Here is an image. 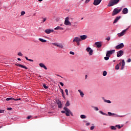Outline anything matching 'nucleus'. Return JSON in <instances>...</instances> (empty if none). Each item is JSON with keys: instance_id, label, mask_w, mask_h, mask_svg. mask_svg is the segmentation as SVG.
<instances>
[{"instance_id": "obj_29", "label": "nucleus", "mask_w": 131, "mask_h": 131, "mask_svg": "<svg viewBox=\"0 0 131 131\" xmlns=\"http://www.w3.org/2000/svg\"><path fill=\"white\" fill-rule=\"evenodd\" d=\"M115 69L116 70H118V69H119V64H117L115 67Z\"/></svg>"}, {"instance_id": "obj_27", "label": "nucleus", "mask_w": 131, "mask_h": 131, "mask_svg": "<svg viewBox=\"0 0 131 131\" xmlns=\"http://www.w3.org/2000/svg\"><path fill=\"white\" fill-rule=\"evenodd\" d=\"M81 118H82V119H84L85 118H86V116H85V115H81L80 116Z\"/></svg>"}, {"instance_id": "obj_6", "label": "nucleus", "mask_w": 131, "mask_h": 131, "mask_svg": "<svg viewBox=\"0 0 131 131\" xmlns=\"http://www.w3.org/2000/svg\"><path fill=\"white\" fill-rule=\"evenodd\" d=\"M117 64L119 65V66H121V70H123V69H124V66H125V62L124 61V60L123 59L121 62H120Z\"/></svg>"}, {"instance_id": "obj_35", "label": "nucleus", "mask_w": 131, "mask_h": 131, "mask_svg": "<svg viewBox=\"0 0 131 131\" xmlns=\"http://www.w3.org/2000/svg\"><path fill=\"white\" fill-rule=\"evenodd\" d=\"M43 87L44 88V89H48V86L46 85V84H43Z\"/></svg>"}, {"instance_id": "obj_14", "label": "nucleus", "mask_w": 131, "mask_h": 131, "mask_svg": "<svg viewBox=\"0 0 131 131\" xmlns=\"http://www.w3.org/2000/svg\"><path fill=\"white\" fill-rule=\"evenodd\" d=\"M78 41H81V39L78 37H75L73 40V42H78Z\"/></svg>"}, {"instance_id": "obj_28", "label": "nucleus", "mask_w": 131, "mask_h": 131, "mask_svg": "<svg viewBox=\"0 0 131 131\" xmlns=\"http://www.w3.org/2000/svg\"><path fill=\"white\" fill-rule=\"evenodd\" d=\"M73 27H75L76 28H77V23H74L73 25Z\"/></svg>"}, {"instance_id": "obj_31", "label": "nucleus", "mask_w": 131, "mask_h": 131, "mask_svg": "<svg viewBox=\"0 0 131 131\" xmlns=\"http://www.w3.org/2000/svg\"><path fill=\"white\" fill-rule=\"evenodd\" d=\"M104 102H105V103H108V104H111V101L110 100H104Z\"/></svg>"}, {"instance_id": "obj_39", "label": "nucleus", "mask_w": 131, "mask_h": 131, "mask_svg": "<svg viewBox=\"0 0 131 131\" xmlns=\"http://www.w3.org/2000/svg\"><path fill=\"white\" fill-rule=\"evenodd\" d=\"M5 112V110H0V113H4Z\"/></svg>"}, {"instance_id": "obj_47", "label": "nucleus", "mask_w": 131, "mask_h": 131, "mask_svg": "<svg viewBox=\"0 0 131 131\" xmlns=\"http://www.w3.org/2000/svg\"><path fill=\"white\" fill-rule=\"evenodd\" d=\"M70 54H71V55H74V52L71 51Z\"/></svg>"}, {"instance_id": "obj_5", "label": "nucleus", "mask_w": 131, "mask_h": 131, "mask_svg": "<svg viewBox=\"0 0 131 131\" xmlns=\"http://www.w3.org/2000/svg\"><path fill=\"white\" fill-rule=\"evenodd\" d=\"M129 27H130V26H129L126 29L123 30L121 33H118V36H119V37H121V36H123V35H124V34H125V33H126V31H127V30H128V29H129Z\"/></svg>"}, {"instance_id": "obj_13", "label": "nucleus", "mask_w": 131, "mask_h": 131, "mask_svg": "<svg viewBox=\"0 0 131 131\" xmlns=\"http://www.w3.org/2000/svg\"><path fill=\"white\" fill-rule=\"evenodd\" d=\"M101 2H102V0H94L93 4L94 6H98V5L101 4Z\"/></svg>"}, {"instance_id": "obj_8", "label": "nucleus", "mask_w": 131, "mask_h": 131, "mask_svg": "<svg viewBox=\"0 0 131 131\" xmlns=\"http://www.w3.org/2000/svg\"><path fill=\"white\" fill-rule=\"evenodd\" d=\"M123 48H124V45L123 43H121L119 45L116 46L115 49L117 50H120V49H123Z\"/></svg>"}, {"instance_id": "obj_48", "label": "nucleus", "mask_w": 131, "mask_h": 131, "mask_svg": "<svg viewBox=\"0 0 131 131\" xmlns=\"http://www.w3.org/2000/svg\"><path fill=\"white\" fill-rule=\"evenodd\" d=\"M30 118H31V116H28L27 117V119H29Z\"/></svg>"}, {"instance_id": "obj_22", "label": "nucleus", "mask_w": 131, "mask_h": 131, "mask_svg": "<svg viewBox=\"0 0 131 131\" xmlns=\"http://www.w3.org/2000/svg\"><path fill=\"white\" fill-rule=\"evenodd\" d=\"M63 28L59 26H57L56 28H54L55 30H63Z\"/></svg>"}, {"instance_id": "obj_15", "label": "nucleus", "mask_w": 131, "mask_h": 131, "mask_svg": "<svg viewBox=\"0 0 131 131\" xmlns=\"http://www.w3.org/2000/svg\"><path fill=\"white\" fill-rule=\"evenodd\" d=\"M56 104L58 105V108H62V103L59 100H56Z\"/></svg>"}, {"instance_id": "obj_12", "label": "nucleus", "mask_w": 131, "mask_h": 131, "mask_svg": "<svg viewBox=\"0 0 131 131\" xmlns=\"http://www.w3.org/2000/svg\"><path fill=\"white\" fill-rule=\"evenodd\" d=\"M18 100H21V99H15L13 97H10V98H7L6 99V101H18Z\"/></svg>"}, {"instance_id": "obj_38", "label": "nucleus", "mask_w": 131, "mask_h": 131, "mask_svg": "<svg viewBox=\"0 0 131 131\" xmlns=\"http://www.w3.org/2000/svg\"><path fill=\"white\" fill-rule=\"evenodd\" d=\"M91 2V0H86L85 2V4H88Z\"/></svg>"}, {"instance_id": "obj_4", "label": "nucleus", "mask_w": 131, "mask_h": 131, "mask_svg": "<svg viewBox=\"0 0 131 131\" xmlns=\"http://www.w3.org/2000/svg\"><path fill=\"white\" fill-rule=\"evenodd\" d=\"M63 110L66 111V116H70V114L72 115V116H73V114H72V112H71V111H70L68 108L66 107H63Z\"/></svg>"}, {"instance_id": "obj_60", "label": "nucleus", "mask_w": 131, "mask_h": 131, "mask_svg": "<svg viewBox=\"0 0 131 131\" xmlns=\"http://www.w3.org/2000/svg\"><path fill=\"white\" fill-rule=\"evenodd\" d=\"M38 2H42V0H38Z\"/></svg>"}, {"instance_id": "obj_33", "label": "nucleus", "mask_w": 131, "mask_h": 131, "mask_svg": "<svg viewBox=\"0 0 131 131\" xmlns=\"http://www.w3.org/2000/svg\"><path fill=\"white\" fill-rule=\"evenodd\" d=\"M116 127H117L118 128H119V129H120V128H121V126H120V125H116Z\"/></svg>"}, {"instance_id": "obj_34", "label": "nucleus", "mask_w": 131, "mask_h": 131, "mask_svg": "<svg viewBox=\"0 0 131 131\" xmlns=\"http://www.w3.org/2000/svg\"><path fill=\"white\" fill-rule=\"evenodd\" d=\"M64 92H65V93H66V95H67V96H68V90H67V89H66L65 90H64Z\"/></svg>"}, {"instance_id": "obj_25", "label": "nucleus", "mask_w": 131, "mask_h": 131, "mask_svg": "<svg viewBox=\"0 0 131 131\" xmlns=\"http://www.w3.org/2000/svg\"><path fill=\"white\" fill-rule=\"evenodd\" d=\"M39 40L40 41H41V42H47V40H45L43 39H42V38H39Z\"/></svg>"}, {"instance_id": "obj_32", "label": "nucleus", "mask_w": 131, "mask_h": 131, "mask_svg": "<svg viewBox=\"0 0 131 131\" xmlns=\"http://www.w3.org/2000/svg\"><path fill=\"white\" fill-rule=\"evenodd\" d=\"M70 103H69V101H67V102L66 104V107H68V106H70Z\"/></svg>"}, {"instance_id": "obj_16", "label": "nucleus", "mask_w": 131, "mask_h": 131, "mask_svg": "<svg viewBox=\"0 0 131 131\" xmlns=\"http://www.w3.org/2000/svg\"><path fill=\"white\" fill-rule=\"evenodd\" d=\"M16 66H18V67H21V68H24L25 69H28V68L26 67V66H24L20 63H16Z\"/></svg>"}, {"instance_id": "obj_62", "label": "nucleus", "mask_w": 131, "mask_h": 131, "mask_svg": "<svg viewBox=\"0 0 131 131\" xmlns=\"http://www.w3.org/2000/svg\"><path fill=\"white\" fill-rule=\"evenodd\" d=\"M60 26H62V25H60Z\"/></svg>"}, {"instance_id": "obj_55", "label": "nucleus", "mask_w": 131, "mask_h": 131, "mask_svg": "<svg viewBox=\"0 0 131 131\" xmlns=\"http://www.w3.org/2000/svg\"><path fill=\"white\" fill-rule=\"evenodd\" d=\"M61 113H63V114L65 113V111H62Z\"/></svg>"}, {"instance_id": "obj_18", "label": "nucleus", "mask_w": 131, "mask_h": 131, "mask_svg": "<svg viewBox=\"0 0 131 131\" xmlns=\"http://www.w3.org/2000/svg\"><path fill=\"white\" fill-rule=\"evenodd\" d=\"M80 38L81 40H84L86 39V38H88V36H86L85 35H81V36H80Z\"/></svg>"}, {"instance_id": "obj_9", "label": "nucleus", "mask_w": 131, "mask_h": 131, "mask_svg": "<svg viewBox=\"0 0 131 131\" xmlns=\"http://www.w3.org/2000/svg\"><path fill=\"white\" fill-rule=\"evenodd\" d=\"M123 54L124 53L123 52V51L120 50L117 52V56L119 58V57H121V56H123Z\"/></svg>"}, {"instance_id": "obj_54", "label": "nucleus", "mask_w": 131, "mask_h": 131, "mask_svg": "<svg viewBox=\"0 0 131 131\" xmlns=\"http://www.w3.org/2000/svg\"><path fill=\"white\" fill-rule=\"evenodd\" d=\"M29 61H30V62H33V60H32V59H29Z\"/></svg>"}, {"instance_id": "obj_36", "label": "nucleus", "mask_w": 131, "mask_h": 131, "mask_svg": "<svg viewBox=\"0 0 131 131\" xmlns=\"http://www.w3.org/2000/svg\"><path fill=\"white\" fill-rule=\"evenodd\" d=\"M18 55L20 56L21 57H22L23 56V54H22V53L21 52H19L18 53Z\"/></svg>"}, {"instance_id": "obj_53", "label": "nucleus", "mask_w": 131, "mask_h": 131, "mask_svg": "<svg viewBox=\"0 0 131 131\" xmlns=\"http://www.w3.org/2000/svg\"><path fill=\"white\" fill-rule=\"evenodd\" d=\"M25 59H26V60H27L28 61H29V59H28V57H27V56L25 57Z\"/></svg>"}, {"instance_id": "obj_30", "label": "nucleus", "mask_w": 131, "mask_h": 131, "mask_svg": "<svg viewBox=\"0 0 131 131\" xmlns=\"http://www.w3.org/2000/svg\"><path fill=\"white\" fill-rule=\"evenodd\" d=\"M103 76H106V75H107V72L105 71H103Z\"/></svg>"}, {"instance_id": "obj_58", "label": "nucleus", "mask_w": 131, "mask_h": 131, "mask_svg": "<svg viewBox=\"0 0 131 131\" xmlns=\"http://www.w3.org/2000/svg\"><path fill=\"white\" fill-rule=\"evenodd\" d=\"M18 61H21V59L20 58H17Z\"/></svg>"}, {"instance_id": "obj_61", "label": "nucleus", "mask_w": 131, "mask_h": 131, "mask_svg": "<svg viewBox=\"0 0 131 131\" xmlns=\"http://www.w3.org/2000/svg\"><path fill=\"white\" fill-rule=\"evenodd\" d=\"M57 76H60V75H57Z\"/></svg>"}, {"instance_id": "obj_19", "label": "nucleus", "mask_w": 131, "mask_h": 131, "mask_svg": "<svg viewBox=\"0 0 131 131\" xmlns=\"http://www.w3.org/2000/svg\"><path fill=\"white\" fill-rule=\"evenodd\" d=\"M95 45L96 46L97 48H101V47H102L101 42H96Z\"/></svg>"}, {"instance_id": "obj_56", "label": "nucleus", "mask_w": 131, "mask_h": 131, "mask_svg": "<svg viewBox=\"0 0 131 131\" xmlns=\"http://www.w3.org/2000/svg\"><path fill=\"white\" fill-rule=\"evenodd\" d=\"M62 97H63V99H65V96L64 95V94H62Z\"/></svg>"}, {"instance_id": "obj_57", "label": "nucleus", "mask_w": 131, "mask_h": 131, "mask_svg": "<svg viewBox=\"0 0 131 131\" xmlns=\"http://www.w3.org/2000/svg\"><path fill=\"white\" fill-rule=\"evenodd\" d=\"M8 110H12V108L10 107L8 108Z\"/></svg>"}, {"instance_id": "obj_43", "label": "nucleus", "mask_w": 131, "mask_h": 131, "mask_svg": "<svg viewBox=\"0 0 131 131\" xmlns=\"http://www.w3.org/2000/svg\"><path fill=\"white\" fill-rule=\"evenodd\" d=\"M60 84L61 85V86H64V84L62 82H60Z\"/></svg>"}, {"instance_id": "obj_40", "label": "nucleus", "mask_w": 131, "mask_h": 131, "mask_svg": "<svg viewBox=\"0 0 131 131\" xmlns=\"http://www.w3.org/2000/svg\"><path fill=\"white\" fill-rule=\"evenodd\" d=\"M94 128H95V126H92L90 127L91 130H93V129H94Z\"/></svg>"}, {"instance_id": "obj_10", "label": "nucleus", "mask_w": 131, "mask_h": 131, "mask_svg": "<svg viewBox=\"0 0 131 131\" xmlns=\"http://www.w3.org/2000/svg\"><path fill=\"white\" fill-rule=\"evenodd\" d=\"M86 51L88 52V53H89L90 56H92L93 55V53L94 51H93V50L91 49V48L90 47L87 48L86 49Z\"/></svg>"}, {"instance_id": "obj_50", "label": "nucleus", "mask_w": 131, "mask_h": 131, "mask_svg": "<svg viewBox=\"0 0 131 131\" xmlns=\"http://www.w3.org/2000/svg\"><path fill=\"white\" fill-rule=\"evenodd\" d=\"M91 124L90 123H86V125L87 126H89V125H90Z\"/></svg>"}, {"instance_id": "obj_23", "label": "nucleus", "mask_w": 131, "mask_h": 131, "mask_svg": "<svg viewBox=\"0 0 131 131\" xmlns=\"http://www.w3.org/2000/svg\"><path fill=\"white\" fill-rule=\"evenodd\" d=\"M78 92H79V93H80V95L81 96V97L82 98H83V96H84V94H83V92H81V91L80 90H78Z\"/></svg>"}, {"instance_id": "obj_52", "label": "nucleus", "mask_w": 131, "mask_h": 131, "mask_svg": "<svg viewBox=\"0 0 131 131\" xmlns=\"http://www.w3.org/2000/svg\"><path fill=\"white\" fill-rule=\"evenodd\" d=\"M106 40H110V37L106 38Z\"/></svg>"}, {"instance_id": "obj_20", "label": "nucleus", "mask_w": 131, "mask_h": 131, "mask_svg": "<svg viewBox=\"0 0 131 131\" xmlns=\"http://www.w3.org/2000/svg\"><path fill=\"white\" fill-rule=\"evenodd\" d=\"M122 13H123L124 14H127L128 13V9H127L126 8H124L122 11Z\"/></svg>"}, {"instance_id": "obj_24", "label": "nucleus", "mask_w": 131, "mask_h": 131, "mask_svg": "<svg viewBox=\"0 0 131 131\" xmlns=\"http://www.w3.org/2000/svg\"><path fill=\"white\" fill-rule=\"evenodd\" d=\"M119 19H120V16H118L115 19L114 21V23H116L117 22V21H118V20H119Z\"/></svg>"}, {"instance_id": "obj_44", "label": "nucleus", "mask_w": 131, "mask_h": 131, "mask_svg": "<svg viewBox=\"0 0 131 131\" xmlns=\"http://www.w3.org/2000/svg\"><path fill=\"white\" fill-rule=\"evenodd\" d=\"M108 114L109 116H112V115H113V114L111 113V112H108Z\"/></svg>"}, {"instance_id": "obj_63", "label": "nucleus", "mask_w": 131, "mask_h": 131, "mask_svg": "<svg viewBox=\"0 0 131 131\" xmlns=\"http://www.w3.org/2000/svg\"><path fill=\"white\" fill-rule=\"evenodd\" d=\"M82 1H83V0H82Z\"/></svg>"}, {"instance_id": "obj_26", "label": "nucleus", "mask_w": 131, "mask_h": 131, "mask_svg": "<svg viewBox=\"0 0 131 131\" xmlns=\"http://www.w3.org/2000/svg\"><path fill=\"white\" fill-rule=\"evenodd\" d=\"M111 129H112L113 130H115L116 129V126H111Z\"/></svg>"}, {"instance_id": "obj_7", "label": "nucleus", "mask_w": 131, "mask_h": 131, "mask_svg": "<svg viewBox=\"0 0 131 131\" xmlns=\"http://www.w3.org/2000/svg\"><path fill=\"white\" fill-rule=\"evenodd\" d=\"M64 25H66L67 26H70L71 25V23L69 21V17H67L64 21Z\"/></svg>"}, {"instance_id": "obj_46", "label": "nucleus", "mask_w": 131, "mask_h": 131, "mask_svg": "<svg viewBox=\"0 0 131 131\" xmlns=\"http://www.w3.org/2000/svg\"><path fill=\"white\" fill-rule=\"evenodd\" d=\"M99 112L100 113H101V114H102L103 115H105V114L103 112L100 111Z\"/></svg>"}, {"instance_id": "obj_1", "label": "nucleus", "mask_w": 131, "mask_h": 131, "mask_svg": "<svg viewBox=\"0 0 131 131\" xmlns=\"http://www.w3.org/2000/svg\"><path fill=\"white\" fill-rule=\"evenodd\" d=\"M114 53H115V50L107 51L106 54V57H104V60L106 61L109 60V58L111 57V55H112V54H114Z\"/></svg>"}, {"instance_id": "obj_51", "label": "nucleus", "mask_w": 131, "mask_h": 131, "mask_svg": "<svg viewBox=\"0 0 131 131\" xmlns=\"http://www.w3.org/2000/svg\"><path fill=\"white\" fill-rule=\"evenodd\" d=\"M46 20H47V18H43V22H46Z\"/></svg>"}, {"instance_id": "obj_37", "label": "nucleus", "mask_w": 131, "mask_h": 131, "mask_svg": "<svg viewBox=\"0 0 131 131\" xmlns=\"http://www.w3.org/2000/svg\"><path fill=\"white\" fill-rule=\"evenodd\" d=\"M23 15H25V11H22L21 12V15L23 16Z\"/></svg>"}, {"instance_id": "obj_59", "label": "nucleus", "mask_w": 131, "mask_h": 131, "mask_svg": "<svg viewBox=\"0 0 131 131\" xmlns=\"http://www.w3.org/2000/svg\"><path fill=\"white\" fill-rule=\"evenodd\" d=\"M85 77V79H86V78H88V75H86Z\"/></svg>"}, {"instance_id": "obj_45", "label": "nucleus", "mask_w": 131, "mask_h": 131, "mask_svg": "<svg viewBox=\"0 0 131 131\" xmlns=\"http://www.w3.org/2000/svg\"><path fill=\"white\" fill-rule=\"evenodd\" d=\"M77 46H80V41H78V42H77Z\"/></svg>"}, {"instance_id": "obj_41", "label": "nucleus", "mask_w": 131, "mask_h": 131, "mask_svg": "<svg viewBox=\"0 0 131 131\" xmlns=\"http://www.w3.org/2000/svg\"><path fill=\"white\" fill-rule=\"evenodd\" d=\"M127 63H130V62H131V59L130 58L128 59L127 60Z\"/></svg>"}, {"instance_id": "obj_17", "label": "nucleus", "mask_w": 131, "mask_h": 131, "mask_svg": "<svg viewBox=\"0 0 131 131\" xmlns=\"http://www.w3.org/2000/svg\"><path fill=\"white\" fill-rule=\"evenodd\" d=\"M51 32H54V30L47 29L45 31V33H47V34H50V33H51Z\"/></svg>"}, {"instance_id": "obj_2", "label": "nucleus", "mask_w": 131, "mask_h": 131, "mask_svg": "<svg viewBox=\"0 0 131 131\" xmlns=\"http://www.w3.org/2000/svg\"><path fill=\"white\" fill-rule=\"evenodd\" d=\"M120 0H111L109 4L108 7H112V6H115L119 3Z\"/></svg>"}, {"instance_id": "obj_49", "label": "nucleus", "mask_w": 131, "mask_h": 131, "mask_svg": "<svg viewBox=\"0 0 131 131\" xmlns=\"http://www.w3.org/2000/svg\"><path fill=\"white\" fill-rule=\"evenodd\" d=\"M61 93L62 95L64 94V91H63V90H61Z\"/></svg>"}, {"instance_id": "obj_21", "label": "nucleus", "mask_w": 131, "mask_h": 131, "mask_svg": "<svg viewBox=\"0 0 131 131\" xmlns=\"http://www.w3.org/2000/svg\"><path fill=\"white\" fill-rule=\"evenodd\" d=\"M39 66H40V67H41V68H44V69H45V70H47V69H48V68H47V67H46V66H45V65L43 64V63H39Z\"/></svg>"}, {"instance_id": "obj_3", "label": "nucleus", "mask_w": 131, "mask_h": 131, "mask_svg": "<svg viewBox=\"0 0 131 131\" xmlns=\"http://www.w3.org/2000/svg\"><path fill=\"white\" fill-rule=\"evenodd\" d=\"M122 11V8H115L114 9V11H113L112 15L113 16H115V15H117L118 13H120Z\"/></svg>"}, {"instance_id": "obj_11", "label": "nucleus", "mask_w": 131, "mask_h": 131, "mask_svg": "<svg viewBox=\"0 0 131 131\" xmlns=\"http://www.w3.org/2000/svg\"><path fill=\"white\" fill-rule=\"evenodd\" d=\"M52 45H53V46H55V47H57L58 48H60L61 49H63V48H64V47L63 46V45H62V44H60L58 43H52Z\"/></svg>"}, {"instance_id": "obj_42", "label": "nucleus", "mask_w": 131, "mask_h": 131, "mask_svg": "<svg viewBox=\"0 0 131 131\" xmlns=\"http://www.w3.org/2000/svg\"><path fill=\"white\" fill-rule=\"evenodd\" d=\"M94 109H95V110H96V111H99V108H98V107H94Z\"/></svg>"}]
</instances>
